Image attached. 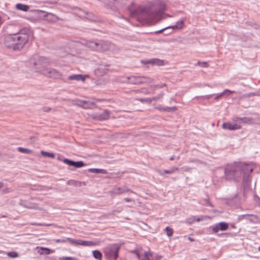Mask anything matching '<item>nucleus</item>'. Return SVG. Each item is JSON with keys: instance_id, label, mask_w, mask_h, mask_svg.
<instances>
[{"instance_id": "c85d7f7f", "label": "nucleus", "mask_w": 260, "mask_h": 260, "mask_svg": "<svg viewBox=\"0 0 260 260\" xmlns=\"http://www.w3.org/2000/svg\"><path fill=\"white\" fill-rule=\"evenodd\" d=\"M253 96H260V90L259 89L256 92H250L243 95V96L246 98H249Z\"/></svg>"}, {"instance_id": "9d476101", "label": "nucleus", "mask_w": 260, "mask_h": 260, "mask_svg": "<svg viewBox=\"0 0 260 260\" xmlns=\"http://www.w3.org/2000/svg\"><path fill=\"white\" fill-rule=\"evenodd\" d=\"M63 162L70 166H73L76 168H80L84 166L85 164L82 161H75L68 158H64Z\"/></svg>"}, {"instance_id": "f8f14e48", "label": "nucleus", "mask_w": 260, "mask_h": 260, "mask_svg": "<svg viewBox=\"0 0 260 260\" xmlns=\"http://www.w3.org/2000/svg\"><path fill=\"white\" fill-rule=\"evenodd\" d=\"M78 12H76V14L81 18H85L88 19L90 20L93 21L94 20V18H93V15L91 13H88L87 12L78 8Z\"/></svg>"}, {"instance_id": "e433bc0d", "label": "nucleus", "mask_w": 260, "mask_h": 260, "mask_svg": "<svg viewBox=\"0 0 260 260\" xmlns=\"http://www.w3.org/2000/svg\"><path fill=\"white\" fill-rule=\"evenodd\" d=\"M41 153L45 156L51 157V158H54L55 155L53 153H50L48 152L43 151H42L41 152Z\"/></svg>"}, {"instance_id": "3c124183", "label": "nucleus", "mask_w": 260, "mask_h": 260, "mask_svg": "<svg viewBox=\"0 0 260 260\" xmlns=\"http://www.w3.org/2000/svg\"><path fill=\"white\" fill-rule=\"evenodd\" d=\"M169 28H167V27L165 28H163L162 29H160V30H157L155 32L156 34H159V33H161L164 30H166V29H169Z\"/></svg>"}, {"instance_id": "69168bd1", "label": "nucleus", "mask_w": 260, "mask_h": 260, "mask_svg": "<svg viewBox=\"0 0 260 260\" xmlns=\"http://www.w3.org/2000/svg\"><path fill=\"white\" fill-rule=\"evenodd\" d=\"M188 239L190 241H193V239H192L190 237H188Z\"/></svg>"}, {"instance_id": "0eeeda50", "label": "nucleus", "mask_w": 260, "mask_h": 260, "mask_svg": "<svg viewBox=\"0 0 260 260\" xmlns=\"http://www.w3.org/2000/svg\"><path fill=\"white\" fill-rule=\"evenodd\" d=\"M38 72H40L43 75L54 79H60L61 78V73L57 70L52 68H43L41 70H37Z\"/></svg>"}, {"instance_id": "e2e57ef3", "label": "nucleus", "mask_w": 260, "mask_h": 260, "mask_svg": "<svg viewBox=\"0 0 260 260\" xmlns=\"http://www.w3.org/2000/svg\"><path fill=\"white\" fill-rule=\"evenodd\" d=\"M175 159L174 156H172L170 158V160H173Z\"/></svg>"}, {"instance_id": "6e6552de", "label": "nucleus", "mask_w": 260, "mask_h": 260, "mask_svg": "<svg viewBox=\"0 0 260 260\" xmlns=\"http://www.w3.org/2000/svg\"><path fill=\"white\" fill-rule=\"evenodd\" d=\"M229 224L225 222H221L216 223L210 227L212 231L214 233H217L219 230L225 231L228 229Z\"/></svg>"}, {"instance_id": "49530a36", "label": "nucleus", "mask_w": 260, "mask_h": 260, "mask_svg": "<svg viewBox=\"0 0 260 260\" xmlns=\"http://www.w3.org/2000/svg\"><path fill=\"white\" fill-rule=\"evenodd\" d=\"M248 217L247 214H243V215H239V217H238V219L239 220H242V219H245V218L246 217Z\"/></svg>"}, {"instance_id": "72a5a7b5", "label": "nucleus", "mask_w": 260, "mask_h": 260, "mask_svg": "<svg viewBox=\"0 0 260 260\" xmlns=\"http://www.w3.org/2000/svg\"><path fill=\"white\" fill-rule=\"evenodd\" d=\"M107 2L105 3L108 6L112 7L113 5H117L118 2L116 0H106Z\"/></svg>"}, {"instance_id": "58836bf2", "label": "nucleus", "mask_w": 260, "mask_h": 260, "mask_svg": "<svg viewBox=\"0 0 260 260\" xmlns=\"http://www.w3.org/2000/svg\"><path fill=\"white\" fill-rule=\"evenodd\" d=\"M141 102L146 103L148 104H150L153 102L152 98H145V99H141L140 100Z\"/></svg>"}, {"instance_id": "dca6fc26", "label": "nucleus", "mask_w": 260, "mask_h": 260, "mask_svg": "<svg viewBox=\"0 0 260 260\" xmlns=\"http://www.w3.org/2000/svg\"><path fill=\"white\" fill-rule=\"evenodd\" d=\"M108 67L109 65H100L94 71L95 75L99 76H101L105 75L107 73V71L108 70Z\"/></svg>"}, {"instance_id": "f704fd0d", "label": "nucleus", "mask_w": 260, "mask_h": 260, "mask_svg": "<svg viewBox=\"0 0 260 260\" xmlns=\"http://www.w3.org/2000/svg\"><path fill=\"white\" fill-rule=\"evenodd\" d=\"M166 231L167 235L169 237H171L173 235V229L171 228L170 227L167 226L166 228Z\"/></svg>"}, {"instance_id": "39448f33", "label": "nucleus", "mask_w": 260, "mask_h": 260, "mask_svg": "<svg viewBox=\"0 0 260 260\" xmlns=\"http://www.w3.org/2000/svg\"><path fill=\"white\" fill-rule=\"evenodd\" d=\"M128 82L132 84H140L143 83H151L153 79L146 76H132L128 77Z\"/></svg>"}, {"instance_id": "6e6d98bb", "label": "nucleus", "mask_w": 260, "mask_h": 260, "mask_svg": "<svg viewBox=\"0 0 260 260\" xmlns=\"http://www.w3.org/2000/svg\"><path fill=\"white\" fill-rule=\"evenodd\" d=\"M45 60H46V59L43 57H40L39 61L41 62H43L45 61Z\"/></svg>"}, {"instance_id": "052dcab7", "label": "nucleus", "mask_w": 260, "mask_h": 260, "mask_svg": "<svg viewBox=\"0 0 260 260\" xmlns=\"http://www.w3.org/2000/svg\"><path fill=\"white\" fill-rule=\"evenodd\" d=\"M207 205L209 206H211V207L212 206V204L210 202H209L208 201L207 202Z\"/></svg>"}, {"instance_id": "4d7b16f0", "label": "nucleus", "mask_w": 260, "mask_h": 260, "mask_svg": "<svg viewBox=\"0 0 260 260\" xmlns=\"http://www.w3.org/2000/svg\"><path fill=\"white\" fill-rule=\"evenodd\" d=\"M256 202L257 204L260 205V198L259 197L256 198Z\"/></svg>"}, {"instance_id": "bf43d9fd", "label": "nucleus", "mask_w": 260, "mask_h": 260, "mask_svg": "<svg viewBox=\"0 0 260 260\" xmlns=\"http://www.w3.org/2000/svg\"><path fill=\"white\" fill-rule=\"evenodd\" d=\"M238 117H235L233 120L235 121H236V122H239V120L238 118H237Z\"/></svg>"}, {"instance_id": "423d86ee", "label": "nucleus", "mask_w": 260, "mask_h": 260, "mask_svg": "<svg viewBox=\"0 0 260 260\" xmlns=\"http://www.w3.org/2000/svg\"><path fill=\"white\" fill-rule=\"evenodd\" d=\"M119 246L114 244L105 250V255L109 260H116L118 256Z\"/></svg>"}, {"instance_id": "f257e3e1", "label": "nucleus", "mask_w": 260, "mask_h": 260, "mask_svg": "<svg viewBox=\"0 0 260 260\" xmlns=\"http://www.w3.org/2000/svg\"><path fill=\"white\" fill-rule=\"evenodd\" d=\"M166 10V5L164 1H155L150 7H136L133 3L128 8L129 15L138 20L155 21L160 18Z\"/></svg>"}, {"instance_id": "f03ea898", "label": "nucleus", "mask_w": 260, "mask_h": 260, "mask_svg": "<svg viewBox=\"0 0 260 260\" xmlns=\"http://www.w3.org/2000/svg\"><path fill=\"white\" fill-rule=\"evenodd\" d=\"M255 168L253 162H234L228 165L224 169V178L227 180H236L243 174V183L245 188L248 185L250 176Z\"/></svg>"}, {"instance_id": "4be33fe9", "label": "nucleus", "mask_w": 260, "mask_h": 260, "mask_svg": "<svg viewBox=\"0 0 260 260\" xmlns=\"http://www.w3.org/2000/svg\"><path fill=\"white\" fill-rule=\"evenodd\" d=\"M19 204L28 209H37V205L36 204L29 203L26 201L21 200L20 201Z\"/></svg>"}, {"instance_id": "393cba45", "label": "nucleus", "mask_w": 260, "mask_h": 260, "mask_svg": "<svg viewBox=\"0 0 260 260\" xmlns=\"http://www.w3.org/2000/svg\"><path fill=\"white\" fill-rule=\"evenodd\" d=\"M239 120V122L241 123L251 124L252 122V119L249 117H241L238 118Z\"/></svg>"}, {"instance_id": "9b49d317", "label": "nucleus", "mask_w": 260, "mask_h": 260, "mask_svg": "<svg viewBox=\"0 0 260 260\" xmlns=\"http://www.w3.org/2000/svg\"><path fill=\"white\" fill-rule=\"evenodd\" d=\"M131 191V190L126 187H115L110 191L111 195H120L125 192ZM131 192H132L131 191Z\"/></svg>"}, {"instance_id": "a211bd4d", "label": "nucleus", "mask_w": 260, "mask_h": 260, "mask_svg": "<svg viewBox=\"0 0 260 260\" xmlns=\"http://www.w3.org/2000/svg\"><path fill=\"white\" fill-rule=\"evenodd\" d=\"M79 106L84 109L92 108L95 106V104L90 101H81Z\"/></svg>"}, {"instance_id": "473e14b6", "label": "nucleus", "mask_w": 260, "mask_h": 260, "mask_svg": "<svg viewBox=\"0 0 260 260\" xmlns=\"http://www.w3.org/2000/svg\"><path fill=\"white\" fill-rule=\"evenodd\" d=\"M18 150L19 152L25 154H29L32 152L31 150L23 147H18Z\"/></svg>"}, {"instance_id": "f3484780", "label": "nucleus", "mask_w": 260, "mask_h": 260, "mask_svg": "<svg viewBox=\"0 0 260 260\" xmlns=\"http://www.w3.org/2000/svg\"><path fill=\"white\" fill-rule=\"evenodd\" d=\"M144 64H151L157 66H162L164 64V61L158 58H152L150 59L145 60L142 61Z\"/></svg>"}, {"instance_id": "20e7f679", "label": "nucleus", "mask_w": 260, "mask_h": 260, "mask_svg": "<svg viewBox=\"0 0 260 260\" xmlns=\"http://www.w3.org/2000/svg\"><path fill=\"white\" fill-rule=\"evenodd\" d=\"M54 241L56 243H66L69 242L71 244L74 245H82L84 246H91L94 245V243L92 241H85L82 240H76L71 238H64L55 239Z\"/></svg>"}, {"instance_id": "4c0bfd02", "label": "nucleus", "mask_w": 260, "mask_h": 260, "mask_svg": "<svg viewBox=\"0 0 260 260\" xmlns=\"http://www.w3.org/2000/svg\"><path fill=\"white\" fill-rule=\"evenodd\" d=\"M164 95V92H161L159 93V94H158L156 96L152 98V101H156L158 100L159 99L162 98L163 97Z\"/></svg>"}, {"instance_id": "b1692460", "label": "nucleus", "mask_w": 260, "mask_h": 260, "mask_svg": "<svg viewBox=\"0 0 260 260\" xmlns=\"http://www.w3.org/2000/svg\"><path fill=\"white\" fill-rule=\"evenodd\" d=\"M247 215L248 217L245 218L246 220L249 221L250 222L254 223H257L258 222L259 218L256 215L253 214H247Z\"/></svg>"}, {"instance_id": "a878e982", "label": "nucleus", "mask_w": 260, "mask_h": 260, "mask_svg": "<svg viewBox=\"0 0 260 260\" xmlns=\"http://www.w3.org/2000/svg\"><path fill=\"white\" fill-rule=\"evenodd\" d=\"M16 7L18 10H21L24 12H27L29 9L28 6L22 4H17Z\"/></svg>"}, {"instance_id": "ddd939ff", "label": "nucleus", "mask_w": 260, "mask_h": 260, "mask_svg": "<svg viewBox=\"0 0 260 260\" xmlns=\"http://www.w3.org/2000/svg\"><path fill=\"white\" fill-rule=\"evenodd\" d=\"M222 127L225 129L234 131L239 129L241 127V125L238 124H232L230 122H225L222 124Z\"/></svg>"}, {"instance_id": "a18cd8bd", "label": "nucleus", "mask_w": 260, "mask_h": 260, "mask_svg": "<svg viewBox=\"0 0 260 260\" xmlns=\"http://www.w3.org/2000/svg\"><path fill=\"white\" fill-rule=\"evenodd\" d=\"M166 86V84H157V85H154L153 86L155 87H157V88H161L165 86ZM153 86H151V87H152Z\"/></svg>"}, {"instance_id": "4468645a", "label": "nucleus", "mask_w": 260, "mask_h": 260, "mask_svg": "<svg viewBox=\"0 0 260 260\" xmlns=\"http://www.w3.org/2000/svg\"><path fill=\"white\" fill-rule=\"evenodd\" d=\"M112 45L108 42H105L103 41H99V51H107L112 48Z\"/></svg>"}, {"instance_id": "cd10ccee", "label": "nucleus", "mask_w": 260, "mask_h": 260, "mask_svg": "<svg viewBox=\"0 0 260 260\" xmlns=\"http://www.w3.org/2000/svg\"><path fill=\"white\" fill-rule=\"evenodd\" d=\"M93 257L99 260H101L102 258V253L98 250H93L92 251Z\"/></svg>"}, {"instance_id": "7c9ffc66", "label": "nucleus", "mask_w": 260, "mask_h": 260, "mask_svg": "<svg viewBox=\"0 0 260 260\" xmlns=\"http://www.w3.org/2000/svg\"><path fill=\"white\" fill-rule=\"evenodd\" d=\"M144 257L141 260H151L150 257L152 256V253L149 251H144L143 252Z\"/></svg>"}, {"instance_id": "1a4fd4ad", "label": "nucleus", "mask_w": 260, "mask_h": 260, "mask_svg": "<svg viewBox=\"0 0 260 260\" xmlns=\"http://www.w3.org/2000/svg\"><path fill=\"white\" fill-rule=\"evenodd\" d=\"M110 112L108 110H105L102 113H95L93 115V118L99 121L107 120L110 117Z\"/></svg>"}, {"instance_id": "c03bdc74", "label": "nucleus", "mask_w": 260, "mask_h": 260, "mask_svg": "<svg viewBox=\"0 0 260 260\" xmlns=\"http://www.w3.org/2000/svg\"><path fill=\"white\" fill-rule=\"evenodd\" d=\"M222 96H223V93H222V92L219 93L216 95V96L214 98V99L217 100Z\"/></svg>"}, {"instance_id": "37998d69", "label": "nucleus", "mask_w": 260, "mask_h": 260, "mask_svg": "<svg viewBox=\"0 0 260 260\" xmlns=\"http://www.w3.org/2000/svg\"><path fill=\"white\" fill-rule=\"evenodd\" d=\"M62 260H77V259L74 257L64 256L61 258Z\"/></svg>"}, {"instance_id": "a19ab883", "label": "nucleus", "mask_w": 260, "mask_h": 260, "mask_svg": "<svg viewBox=\"0 0 260 260\" xmlns=\"http://www.w3.org/2000/svg\"><path fill=\"white\" fill-rule=\"evenodd\" d=\"M196 65L200 66L201 67L203 68H206L208 67V64L207 62H201V61H198Z\"/></svg>"}, {"instance_id": "aec40b11", "label": "nucleus", "mask_w": 260, "mask_h": 260, "mask_svg": "<svg viewBox=\"0 0 260 260\" xmlns=\"http://www.w3.org/2000/svg\"><path fill=\"white\" fill-rule=\"evenodd\" d=\"M44 17L45 20L49 22H56L58 20V18L56 15L51 13H46Z\"/></svg>"}, {"instance_id": "338daca9", "label": "nucleus", "mask_w": 260, "mask_h": 260, "mask_svg": "<svg viewBox=\"0 0 260 260\" xmlns=\"http://www.w3.org/2000/svg\"><path fill=\"white\" fill-rule=\"evenodd\" d=\"M164 108H159L158 109L160 110H164V111H165L164 109Z\"/></svg>"}, {"instance_id": "2eb2a0df", "label": "nucleus", "mask_w": 260, "mask_h": 260, "mask_svg": "<svg viewBox=\"0 0 260 260\" xmlns=\"http://www.w3.org/2000/svg\"><path fill=\"white\" fill-rule=\"evenodd\" d=\"M99 41H87L85 43V45L92 50L98 51L99 50Z\"/></svg>"}, {"instance_id": "09e8293b", "label": "nucleus", "mask_w": 260, "mask_h": 260, "mask_svg": "<svg viewBox=\"0 0 260 260\" xmlns=\"http://www.w3.org/2000/svg\"><path fill=\"white\" fill-rule=\"evenodd\" d=\"M51 110V108H49V107H44L43 108V110L44 111V112H49V111H50Z\"/></svg>"}, {"instance_id": "5fc2aeb1", "label": "nucleus", "mask_w": 260, "mask_h": 260, "mask_svg": "<svg viewBox=\"0 0 260 260\" xmlns=\"http://www.w3.org/2000/svg\"><path fill=\"white\" fill-rule=\"evenodd\" d=\"M30 62L33 63L34 66H36L38 65V63H37L36 61H35L34 59H31Z\"/></svg>"}, {"instance_id": "6ab92c4d", "label": "nucleus", "mask_w": 260, "mask_h": 260, "mask_svg": "<svg viewBox=\"0 0 260 260\" xmlns=\"http://www.w3.org/2000/svg\"><path fill=\"white\" fill-rule=\"evenodd\" d=\"M184 25V20L183 19H182L178 21L174 25L167 27V28L172 29H180L183 27Z\"/></svg>"}, {"instance_id": "8fccbe9b", "label": "nucleus", "mask_w": 260, "mask_h": 260, "mask_svg": "<svg viewBox=\"0 0 260 260\" xmlns=\"http://www.w3.org/2000/svg\"><path fill=\"white\" fill-rule=\"evenodd\" d=\"M181 169H182L184 171H189L190 168L187 167H183Z\"/></svg>"}, {"instance_id": "de8ad7c7", "label": "nucleus", "mask_w": 260, "mask_h": 260, "mask_svg": "<svg viewBox=\"0 0 260 260\" xmlns=\"http://www.w3.org/2000/svg\"><path fill=\"white\" fill-rule=\"evenodd\" d=\"M164 109L165 111H169L170 110H175L176 109L175 107H165V108H164Z\"/></svg>"}, {"instance_id": "bb28decb", "label": "nucleus", "mask_w": 260, "mask_h": 260, "mask_svg": "<svg viewBox=\"0 0 260 260\" xmlns=\"http://www.w3.org/2000/svg\"><path fill=\"white\" fill-rule=\"evenodd\" d=\"M88 171L89 172L94 173H101V174H106L107 173L106 170L104 169H89L88 170Z\"/></svg>"}, {"instance_id": "774afa93", "label": "nucleus", "mask_w": 260, "mask_h": 260, "mask_svg": "<svg viewBox=\"0 0 260 260\" xmlns=\"http://www.w3.org/2000/svg\"><path fill=\"white\" fill-rule=\"evenodd\" d=\"M208 96V98L209 99L210 98H211L212 96V95H207Z\"/></svg>"}, {"instance_id": "c756f323", "label": "nucleus", "mask_w": 260, "mask_h": 260, "mask_svg": "<svg viewBox=\"0 0 260 260\" xmlns=\"http://www.w3.org/2000/svg\"><path fill=\"white\" fill-rule=\"evenodd\" d=\"M81 182L74 180H70L67 182V184L69 185H72L75 186H80L81 184Z\"/></svg>"}, {"instance_id": "864d4df0", "label": "nucleus", "mask_w": 260, "mask_h": 260, "mask_svg": "<svg viewBox=\"0 0 260 260\" xmlns=\"http://www.w3.org/2000/svg\"><path fill=\"white\" fill-rule=\"evenodd\" d=\"M123 200L126 202H131L132 201V199L128 198H124Z\"/></svg>"}, {"instance_id": "13d9d810", "label": "nucleus", "mask_w": 260, "mask_h": 260, "mask_svg": "<svg viewBox=\"0 0 260 260\" xmlns=\"http://www.w3.org/2000/svg\"><path fill=\"white\" fill-rule=\"evenodd\" d=\"M142 93L145 94H149L150 93V92H149V91H141Z\"/></svg>"}, {"instance_id": "0e129e2a", "label": "nucleus", "mask_w": 260, "mask_h": 260, "mask_svg": "<svg viewBox=\"0 0 260 260\" xmlns=\"http://www.w3.org/2000/svg\"><path fill=\"white\" fill-rule=\"evenodd\" d=\"M2 23V17L0 16V26L1 25Z\"/></svg>"}, {"instance_id": "ea45409f", "label": "nucleus", "mask_w": 260, "mask_h": 260, "mask_svg": "<svg viewBox=\"0 0 260 260\" xmlns=\"http://www.w3.org/2000/svg\"><path fill=\"white\" fill-rule=\"evenodd\" d=\"M8 256L12 258H16L18 257V254L17 252L13 251V252H10L8 253Z\"/></svg>"}, {"instance_id": "5701e85b", "label": "nucleus", "mask_w": 260, "mask_h": 260, "mask_svg": "<svg viewBox=\"0 0 260 260\" xmlns=\"http://www.w3.org/2000/svg\"><path fill=\"white\" fill-rule=\"evenodd\" d=\"M178 169L177 167H173L170 170H159L158 172L160 175L164 176L165 174H172Z\"/></svg>"}, {"instance_id": "c9c22d12", "label": "nucleus", "mask_w": 260, "mask_h": 260, "mask_svg": "<svg viewBox=\"0 0 260 260\" xmlns=\"http://www.w3.org/2000/svg\"><path fill=\"white\" fill-rule=\"evenodd\" d=\"M234 92V91L230 90L229 89H225L223 92H222V93H223V96L225 98L229 96L232 93Z\"/></svg>"}, {"instance_id": "7ed1b4c3", "label": "nucleus", "mask_w": 260, "mask_h": 260, "mask_svg": "<svg viewBox=\"0 0 260 260\" xmlns=\"http://www.w3.org/2000/svg\"><path fill=\"white\" fill-rule=\"evenodd\" d=\"M31 31L28 28L21 29L18 32L6 36L4 39L5 46L13 50H20L28 42Z\"/></svg>"}, {"instance_id": "2f4dec72", "label": "nucleus", "mask_w": 260, "mask_h": 260, "mask_svg": "<svg viewBox=\"0 0 260 260\" xmlns=\"http://www.w3.org/2000/svg\"><path fill=\"white\" fill-rule=\"evenodd\" d=\"M41 249L42 250V251L40 252L41 254H49L50 253L54 252V250H51L48 248L41 247Z\"/></svg>"}, {"instance_id": "412c9836", "label": "nucleus", "mask_w": 260, "mask_h": 260, "mask_svg": "<svg viewBox=\"0 0 260 260\" xmlns=\"http://www.w3.org/2000/svg\"><path fill=\"white\" fill-rule=\"evenodd\" d=\"M68 79L70 80L84 81L85 80V77L81 74H75L70 76L68 77Z\"/></svg>"}, {"instance_id": "680f3d73", "label": "nucleus", "mask_w": 260, "mask_h": 260, "mask_svg": "<svg viewBox=\"0 0 260 260\" xmlns=\"http://www.w3.org/2000/svg\"><path fill=\"white\" fill-rule=\"evenodd\" d=\"M4 184L2 182H0V189L3 187Z\"/></svg>"}, {"instance_id": "603ef678", "label": "nucleus", "mask_w": 260, "mask_h": 260, "mask_svg": "<svg viewBox=\"0 0 260 260\" xmlns=\"http://www.w3.org/2000/svg\"><path fill=\"white\" fill-rule=\"evenodd\" d=\"M195 220L194 219H192L191 220L190 218H189V219H187L186 220V222L189 224H191Z\"/></svg>"}, {"instance_id": "79ce46f5", "label": "nucleus", "mask_w": 260, "mask_h": 260, "mask_svg": "<svg viewBox=\"0 0 260 260\" xmlns=\"http://www.w3.org/2000/svg\"><path fill=\"white\" fill-rule=\"evenodd\" d=\"M133 253L136 255V256L138 258H141L142 256V253L141 251H140L137 250H135L133 251Z\"/></svg>"}]
</instances>
